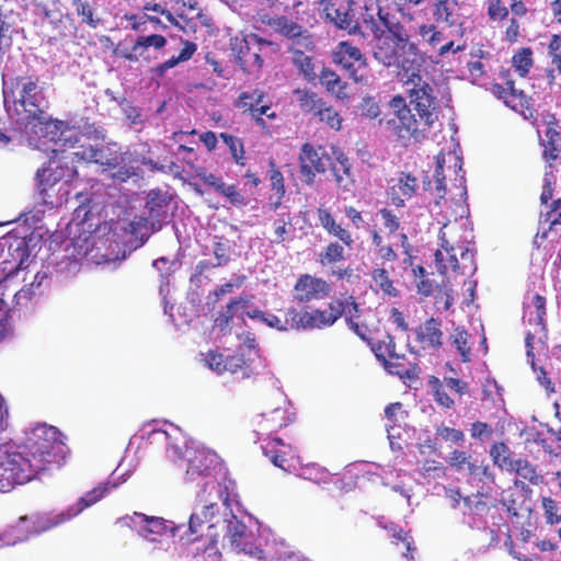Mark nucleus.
<instances>
[{"instance_id":"3c124183","label":"nucleus","mask_w":561,"mask_h":561,"mask_svg":"<svg viewBox=\"0 0 561 561\" xmlns=\"http://www.w3.org/2000/svg\"><path fill=\"white\" fill-rule=\"evenodd\" d=\"M219 137L228 146L234 162L240 167H244L247 158L242 139L228 133H220Z\"/></svg>"},{"instance_id":"774afa93","label":"nucleus","mask_w":561,"mask_h":561,"mask_svg":"<svg viewBox=\"0 0 561 561\" xmlns=\"http://www.w3.org/2000/svg\"><path fill=\"white\" fill-rule=\"evenodd\" d=\"M548 56L551 65L556 67L558 75H561V35L553 34L548 44Z\"/></svg>"},{"instance_id":"8fccbe9b","label":"nucleus","mask_w":561,"mask_h":561,"mask_svg":"<svg viewBox=\"0 0 561 561\" xmlns=\"http://www.w3.org/2000/svg\"><path fill=\"white\" fill-rule=\"evenodd\" d=\"M265 99H267L266 93L260 89L243 91L238 96L236 106L243 110V112H250L252 115L253 111L256 110L259 104L263 103Z\"/></svg>"},{"instance_id":"49530a36","label":"nucleus","mask_w":561,"mask_h":561,"mask_svg":"<svg viewBox=\"0 0 561 561\" xmlns=\"http://www.w3.org/2000/svg\"><path fill=\"white\" fill-rule=\"evenodd\" d=\"M512 65L520 78L528 76L534 67V53L530 47H522L512 56Z\"/></svg>"},{"instance_id":"6ab92c4d","label":"nucleus","mask_w":561,"mask_h":561,"mask_svg":"<svg viewBox=\"0 0 561 561\" xmlns=\"http://www.w3.org/2000/svg\"><path fill=\"white\" fill-rule=\"evenodd\" d=\"M251 536L247 525L234 515L226 519L225 538L229 540L231 548L237 552L253 553L250 543Z\"/></svg>"},{"instance_id":"ea45409f","label":"nucleus","mask_w":561,"mask_h":561,"mask_svg":"<svg viewBox=\"0 0 561 561\" xmlns=\"http://www.w3.org/2000/svg\"><path fill=\"white\" fill-rule=\"evenodd\" d=\"M307 308L297 309L289 307L285 310L283 318L284 331H307Z\"/></svg>"},{"instance_id":"a211bd4d","label":"nucleus","mask_w":561,"mask_h":561,"mask_svg":"<svg viewBox=\"0 0 561 561\" xmlns=\"http://www.w3.org/2000/svg\"><path fill=\"white\" fill-rule=\"evenodd\" d=\"M320 4L322 5L325 18L337 28L347 31L348 34L358 33L364 36L360 26L354 22L350 10L341 9L331 0H321Z\"/></svg>"},{"instance_id":"cd10ccee","label":"nucleus","mask_w":561,"mask_h":561,"mask_svg":"<svg viewBox=\"0 0 561 561\" xmlns=\"http://www.w3.org/2000/svg\"><path fill=\"white\" fill-rule=\"evenodd\" d=\"M385 369L392 375L399 376L403 380H414L419 377L420 368L416 363L410 362L405 354L394 353L382 365Z\"/></svg>"},{"instance_id":"bb28decb","label":"nucleus","mask_w":561,"mask_h":561,"mask_svg":"<svg viewBox=\"0 0 561 561\" xmlns=\"http://www.w3.org/2000/svg\"><path fill=\"white\" fill-rule=\"evenodd\" d=\"M317 217L320 226L328 232L329 236L339 239L344 245L352 248L354 239L352 233L336 222L330 210L325 207L317 209Z\"/></svg>"},{"instance_id":"4468645a","label":"nucleus","mask_w":561,"mask_h":561,"mask_svg":"<svg viewBox=\"0 0 561 561\" xmlns=\"http://www.w3.org/2000/svg\"><path fill=\"white\" fill-rule=\"evenodd\" d=\"M187 461L185 470V480L187 482H197L202 479L213 476V470L217 465V455L207 449H188L185 453Z\"/></svg>"},{"instance_id":"9d476101","label":"nucleus","mask_w":561,"mask_h":561,"mask_svg":"<svg viewBox=\"0 0 561 561\" xmlns=\"http://www.w3.org/2000/svg\"><path fill=\"white\" fill-rule=\"evenodd\" d=\"M332 59L356 83L366 82V77L362 71L367 68V58L352 42H339L332 50Z\"/></svg>"},{"instance_id":"2f4dec72","label":"nucleus","mask_w":561,"mask_h":561,"mask_svg":"<svg viewBox=\"0 0 561 561\" xmlns=\"http://www.w3.org/2000/svg\"><path fill=\"white\" fill-rule=\"evenodd\" d=\"M11 256L12 260H4L1 263L0 283L26 267V262L30 256L26 243L22 241L19 242L11 253Z\"/></svg>"},{"instance_id":"37998d69","label":"nucleus","mask_w":561,"mask_h":561,"mask_svg":"<svg viewBox=\"0 0 561 561\" xmlns=\"http://www.w3.org/2000/svg\"><path fill=\"white\" fill-rule=\"evenodd\" d=\"M250 302V299L245 297H238L226 306L225 311L220 312L215 320L216 325L220 331H225L230 327V323L236 316L239 308H245Z\"/></svg>"},{"instance_id":"c03bdc74","label":"nucleus","mask_w":561,"mask_h":561,"mask_svg":"<svg viewBox=\"0 0 561 561\" xmlns=\"http://www.w3.org/2000/svg\"><path fill=\"white\" fill-rule=\"evenodd\" d=\"M490 457L494 463V466L499 467L502 470L510 471L514 465V459H512V451L510 447L503 442H496L490 447Z\"/></svg>"},{"instance_id":"6e6d98bb","label":"nucleus","mask_w":561,"mask_h":561,"mask_svg":"<svg viewBox=\"0 0 561 561\" xmlns=\"http://www.w3.org/2000/svg\"><path fill=\"white\" fill-rule=\"evenodd\" d=\"M427 383L433 392L434 400L438 405L445 409H451L455 405L454 400L445 390L444 382L438 377L430 376Z\"/></svg>"},{"instance_id":"dca6fc26","label":"nucleus","mask_w":561,"mask_h":561,"mask_svg":"<svg viewBox=\"0 0 561 561\" xmlns=\"http://www.w3.org/2000/svg\"><path fill=\"white\" fill-rule=\"evenodd\" d=\"M442 321L430 318L415 330V341L424 351H438L443 345Z\"/></svg>"},{"instance_id":"09e8293b","label":"nucleus","mask_w":561,"mask_h":561,"mask_svg":"<svg viewBox=\"0 0 561 561\" xmlns=\"http://www.w3.org/2000/svg\"><path fill=\"white\" fill-rule=\"evenodd\" d=\"M385 529L388 531L393 543L397 545L399 542H402L405 546V552L403 553L404 557L409 560H413V552L415 551V548L413 547V539L410 536V534L404 531L394 523H389L385 525Z\"/></svg>"},{"instance_id":"680f3d73","label":"nucleus","mask_w":561,"mask_h":561,"mask_svg":"<svg viewBox=\"0 0 561 561\" xmlns=\"http://www.w3.org/2000/svg\"><path fill=\"white\" fill-rule=\"evenodd\" d=\"M541 507L543 511V517L548 525H557L561 523V507L556 500L550 496H542Z\"/></svg>"},{"instance_id":"5fc2aeb1","label":"nucleus","mask_w":561,"mask_h":561,"mask_svg":"<svg viewBox=\"0 0 561 561\" xmlns=\"http://www.w3.org/2000/svg\"><path fill=\"white\" fill-rule=\"evenodd\" d=\"M417 294L423 297H430L434 293L435 283L428 277V273L422 265L412 270Z\"/></svg>"},{"instance_id":"79ce46f5","label":"nucleus","mask_w":561,"mask_h":561,"mask_svg":"<svg viewBox=\"0 0 561 561\" xmlns=\"http://www.w3.org/2000/svg\"><path fill=\"white\" fill-rule=\"evenodd\" d=\"M417 33L423 44L428 46L432 50H437L442 42L446 39L443 31L436 24L423 23L419 26Z\"/></svg>"},{"instance_id":"f257e3e1","label":"nucleus","mask_w":561,"mask_h":561,"mask_svg":"<svg viewBox=\"0 0 561 561\" xmlns=\"http://www.w3.org/2000/svg\"><path fill=\"white\" fill-rule=\"evenodd\" d=\"M65 439L57 427L37 424L28 434L24 449L7 455L2 463L4 479L24 484L61 468L69 454Z\"/></svg>"},{"instance_id":"f03ea898","label":"nucleus","mask_w":561,"mask_h":561,"mask_svg":"<svg viewBox=\"0 0 561 561\" xmlns=\"http://www.w3.org/2000/svg\"><path fill=\"white\" fill-rule=\"evenodd\" d=\"M407 88L410 106L402 95H396L390 100V107L394 117L387 122L393 133L402 140H423L438 118L439 102L434 88L427 78L416 71L400 80Z\"/></svg>"},{"instance_id":"ddd939ff","label":"nucleus","mask_w":561,"mask_h":561,"mask_svg":"<svg viewBox=\"0 0 561 561\" xmlns=\"http://www.w3.org/2000/svg\"><path fill=\"white\" fill-rule=\"evenodd\" d=\"M68 157L71 161L76 158L80 161L94 162L108 170L116 169L125 160V153L119 152L117 149L110 146L96 148L91 145H81L77 151H73Z\"/></svg>"},{"instance_id":"473e14b6","label":"nucleus","mask_w":561,"mask_h":561,"mask_svg":"<svg viewBox=\"0 0 561 561\" xmlns=\"http://www.w3.org/2000/svg\"><path fill=\"white\" fill-rule=\"evenodd\" d=\"M419 186L417 179L411 173L401 172L398 178V183L392 186V203L397 207L404 205V199L413 197Z\"/></svg>"},{"instance_id":"052dcab7","label":"nucleus","mask_w":561,"mask_h":561,"mask_svg":"<svg viewBox=\"0 0 561 561\" xmlns=\"http://www.w3.org/2000/svg\"><path fill=\"white\" fill-rule=\"evenodd\" d=\"M231 244L224 236H215L213 253L216 259L214 266L227 265L230 261Z\"/></svg>"},{"instance_id":"f8f14e48","label":"nucleus","mask_w":561,"mask_h":561,"mask_svg":"<svg viewBox=\"0 0 561 561\" xmlns=\"http://www.w3.org/2000/svg\"><path fill=\"white\" fill-rule=\"evenodd\" d=\"M294 300L298 304H308L314 300H323L330 296V284L310 274H301L294 285Z\"/></svg>"},{"instance_id":"a19ab883","label":"nucleus","mask_w":561,"mask_h":561,"mask_svg":"<svg viewBox=\"0 0 561 561\" xmlns=\"http://www.w3.org/2000/svg\"><path fill=\"white\" fill-rule=\"evenodd\" d=\"M268 25L278 34L288 38L289 41L301 34L305 28L302 25L294 22L291 19L280 15L273 18L268 21Z\"/></svg>"},{"instance_id":"e433bc0d","label":"nucleus","mask_w":561,"mask_h":561,"mask_svg":"<svg viewBox=\"0 0 561 561\" xmlns=\"http://www.w3.org/2000/svg\"><path fill=\"white\" fill-rule=\"evenodd\" d=\"M556 123H549L546 130V140L542 142L543 153L542 157L547 165L556 162L561 153V133L556 129Z\"/></svg>"},{"instance_id":"bf43d9fd","label":"nucleus","mask_w":561,"mask_h":561,"mask_svg":"<svg viewBox=\"0 0 561 561\" xmlns=\"http://www.w3.org/2000/svg\"><path fill=\"white\" fill-rule=\"evenodd\" d=\"M314 117H317L320 122L325 123L330 128L334 130H340L342 127V116L332 105L328 104L325 101Z\"/></svg>"},{"instance_id":"58836bf2","label":"nucleus","mask_w":561,"mask_h":561,"mask_svg":"<svg viewBox=\"0 0 561 561\" xmlns=\"http://www.w3.org/2000/svg\"><path fill=\"white\" fill-rule=\"evenodd\" d=\"M299 108L305 114H312L316 116L317 112L323 106L324 100L318 93L308 89H298L295 91Z\"/></svg>"},{"instance_id":"864d4df0","label":"nucleus","mask_w":561,"mask_h":561,"mask_svg":"<svg viewBox=\"0 0 561 561\" xmlns=\"http://www.w3.org/2000/svg\"><path fill=\"white\" fill-rule=\"evenodd\" d=\"M316 48L312 34L304 28L301 34L291 38L288 50L291 55L311 53Z\"/></svg>"},{"instance_id":"f3484780","label":"nucleus","mask_w":561,"mask_h":561,"mask_svg":"<svg viewBox=\"0 0 561 561\" xmlns=\"http://www.w3.org/2000/svg\"><path fill=\"white\" fill-rule=\"evenodd\" d=\"M341 304L332 299L328 304V309H307V331L308 330H322L332 327L341 317L343 308Z\"/></svg>"},{"instance_id":"2eb2a0df","label":"nucleus","mask_w":561,"mask_h":561,"mask_svg":"<svg viewBox=\"0 0 561 561\" xmlns=\"http://www.w3.org/2000/svg\"><path fill=\"white\" fill-rule=\"evenodd\" d=\"M72 518L73 513L69 510V507L58 513H37L30 516H21V520L28 523L32 535H38L41 533L48 531L69 522Z\"/></svg>"},{"instance_id":"39448f33","label":"nucleus","mask_w":561,"mask_h":561,"mask_svg":"<svg viewBox=\"0 0 561 561\" xmlns=\"http://www.w3.org/2000/svg\"><path fill=\"white\" fill-rule=\"evenodd\" d=\"M448 228L439 231L440 248L435 252V265L439 274L445 275L448 268L460 275L471 277L477 272L476 253L466 242H454L448 237Z\"/></svg>"},{"instance_id":"7ed1b4c3","label":"nucleus","mask_w":561,"mask_h":561,"mask_svg":"<svg viewBox=\"0 0 561 561\" xmlns=\"http://www.w3.org/2000/svg\"><path fill=\"white\" fill-rule=\"evenodd\" d=\"M373 56L376 61L386 68H394L397 78L402 80L421 71L422 65L417 61L419 48L412 39L386 38L379 34Z\"/></svg>"},{"instance_id":"c85d7f7f","label":"nucleus","mask_w":561,"mask_h":561,"mask_svg":"<svg viewBox=\"0 0 561 561\" xmlns=\"http://www.w3.org/2000/svg\"><path fill=\"white\" fill-rule=\"evenodd\" d=\"M319 80L325 91L336 100L345 101L350 99L348 83L331 68L323 67L319 73Z\"/></svg>"},{"instance_id":"de8ad7c7","label":"nucleus","mask_w":561,"mask_h":561,"mask_svg":"<svg viewBox=\"0 0 561 561\" xmlns=\"http://www.w3.org/2000/svg\"><path fill=\"white\" fill-rule=\"evenodd\" d=\"M75 33L73 22L68 16H61L53 23L51 34L48 36L49 44L65 42L72 37Z\"/></svg>"},{"instance_id":"0eeeda50","label":"nucleus","mask_w":561,"mask_h":561,"mask_svg":"<svg viewBox=\"0 0 561 561\" xmlns=\"http://www.w3.org/2000/svg\"><path fill=\"white\" fill-rule=\"evenodd\" d=\"M413 15L404 13L390 12L389 10L379 7L377 11V20L370 18L369 21L365 20L374 37H379V34L386 38L393 39H411Z\"/></svg>"},{"instance_id":"338daca9","label":"nucleus","mask_w":561,"mask_h":561,"mask_svg":"<svg viewBox=\"0 0 561 561\" xmlns=\"http://www.w3.org/2000/svg\"><path fill=\"white\" fill-rule=\"evenodd\" d=\"M294 65L297 67L299 72L308 80L316 78L314 65L312 58L307 54L291 55Z\"/></svg>"},{"instance_id":"c756f323","label":"nucleus","mask_w":561,"mask_h":561,"mask_svg":"<svg viewBox=\"0 0 561 561\" xmlns=\"http://www.w3.org/2000/svg\"><path fill=\"white\" fill-rule=\"evenodd\" d=\"M290 419L285 409L276 408L268 413H263L257 423V434L262 436H273L280 428L287 426Z\"/></svg>"},{"instance_id":"4d7b16f0","label":"nucleus","mask_w":561,"mask_h":561,"mask_svg":"<svg viewBox=\"0 0 561 561\" xmlns=\"http://www.w3.org/2000/svg\"><path fill=\"white\" fill-rule=\"evenodd\" d=\"M77 15L81 19V23L95 28L100 19L94 16V9L89 0H71Z\"/></svg>"},{"instance_id":"72a5a7b5","label":"nucleus","mask_w":561,"mask_h":561,"mask_svg":"<svg viewBox=\"0 0 561 561\" xmlns=\"http://www.w3.org/2000/svg\"><path fill=\"white\" fill-rule=\"evenodd\" d=\"M370 288L376 293H381L383 296L396 298L399 296V290L394 286V282L390 277L388 270L383 267H375L370 271Z\"/></svg>"},{"instance_id":"0e129e2a","label":"nucleus","mask_w":561,"mask_h":561,"mask_svg":"<svg viewBox=\"0 0 561 561\" xmlns=\"http://www.w3.org/2000/svg\"><path fill=\"white\" fill-rule=\"evenodd\" d=\"M466 466L469 476L484 479L491 483L495 481V474L488 463H483V461L479 462L478 459L470 457Z\"/></svg>"},{"instance_id":"f704fd0d","label":"nucleus","mask_w":561,"mask_h":561,"mask_svg":"<svg viewBox=\"0 0 561 561\" xmlns=\"http://www.w3.org/2000/svg\"><path fill=\"white\" fill-rule=\"evenodd\" d=\"M30 536H32V530L28 527V523L21 520V517H19L14 524L7 526L0 533V548L22 542L28 539Z\"/></svg>"},{"instance_id":"423d86ee","label":"nucleus","mask_w":561,"mask_h":561,"mask_svg":"<svg viewBox=\"0 0 561 561\" xmlns=\"http://www.w3.org/2000/svg\"><path fill=\"white\" fill-rule=\"evenodd\" d=\"M67 159H69L68 156L54 158L47 167L37 170L36 181L41 204L54 207L61 203V181L65 180V183H67L78 174L75 167L64 161Z\"/></svg>"},{"instance_id":"603ef678","label":"nucleus","mask_w":561,"mask_h":561,"mask_svg":"<svg viewBox=\"0 0 561 561\" xmlns=\"http://www.w3.org/2000/svg\"><path fill=\"white\" fill-rule=\"evenodd\" d=\"M345 260V249L337 242H330L319 254V263L322 266L334 265Z\"/></svg>"},{"instance_id":"c9c22d12","label":"nucleus","mask_w":561,"mask_h":561,"mask_svg":"<svg viewBox=\"0 0 561 561\" xmlns=\"http://www.w3.org/2000/svg\"><path fill=\"white\" fill-rule=\"evenodd\" d=\"M215 516L204 517L202 511L199 513H192L188 518L187 530L185 537L180 536L181 540L185 539L187 542H194L199 540L204 536V530L208 531L214 528L211 520Z\"/></svg>"},{"instance_id":"393cba45","label":"nucleus","mask_w":561,"mask_h":561,"mask_svg":"<svg viewBox=\"0 0 561 561\" xmlns=\"http://www.w3.org/2000/svg\"><path fill=\"white\" fill-rule=\"evenodd\" d=\"M343 308L342 317L345 318L347 327L363 341H368L367 327L359 323L360 311L359 305L353 296L344 298H335Z\"/></svg>"},{"instance_id":"e2e57ef3","label":"nucleus","mask_w":561,"mask_h":561,"mask_svg":"<svg viewBox=\"0 0 561 561\" xmlns=\"http://www.w3.org/2000/svg\"><path fill=\"white\" fill-rule=\"evenodd\" d=\"M302 478L317 484H328L332 480V474L323 467L309 465L302 469Z\"/></svg>"},{"instance_id":"1a4fd4ad","label":"nucleus","mask_w":561,"mask_h":561,"mask_svg":"<svg viewBox=\"0 0 561 561\" xmlns=\"http://www.w3.org/2000/svg\"><path fill=\"white\" fill-rule=\"evenodd\" d=\"M202 482L196 492V502L202 505V515L216 516L219 513L218 502H222L227 507L230 506L231 482L224 480L219 482L214 476L199 480Z\"/></svg>"},{"instance_id":"6e6552de","label":"nucleus","mask_w":561,"mask_h":561,"mask_svg":"<svg viewBox=\"0 0 561 561\" xmlns=\"http://www.w3.org/2000/svg\"><path fill=\"white\" fill-rule=\"evenodd\" d=\"M271 44L270 41L263 39L256 34L242 37L234 36L230 39V47L237 64L248 73L260 70L263 67L264 60L261 56V47Z\"/></svg>"},{"instance_id":"4c0bfd02","label":"nucleus","mask_w":561,"mask_h":561,"mask_svg":"<svg viewBox=\"0 0 561 561\" xmlns=\"http://www.w3.org/2000/svg\"><path fill=\"white\" fill-rule=\"evenodd\" d=\"M376 358L383 365L385 360L396 353V343L392 335L385 332L377 337H368L366 341Z\"/></svg>"},{"instance_id":"a18cd8bd","label":"nucleus","mask_w":561,"mask_h":561,"mask_svg":"<svg viewBox=\"0 0 561 561\" xmlns=\"http://www.w3.org/2000/svg\"><path fill=\"white\" fill-rule=\"evenodd\" d=\"M108 483H103L87 492L75 505L69 506V510L73 513V517L79 515L84 508L95 504L108 492Z\"/></svg>"},{"instance_id":"20e7f679","label":"nucleus","mask_w":561,"mask_h":561,"mask_svg":"<svg viewBox=\"0 0 561 561\" xmlns=\"http://www.w3.org/2000/svg\"><path fill=\"white\" fill-rule=\"evenodd\" d=\"M37 82V79L18 78L16 87L21 90L19 98L13 99L12 104L8 101V93L4 92L7 112L18 124L27 125L33 122L44 123L46 121L47 102L42 91L38 90Z\"/></svg>"},{"instance_id":"412c9836","label":"nucleus","mask_w":561,"mask_h":561,"mask_svg":"<svg viewBox=\"0 0 561 561\" xmlns=\"http://www.w3.org/2000/svg\"><path fill=\"white\" fill-rule=\"evenodd\" d=\"M165 44V37L160 34L139 36L129 50L127 48H122L121 44H118L114 49V55L128 61L136 62L139 60V56H141L144 50H146L148 47L152 46L156 49H160L164 47Z\"/></svg>"},{"instance_id":"7c9ffc66","label":"nucleus","mask_w":561,"mask_h":561,"mask_svg":"<svg viewBox=\"0 0 561 561\" xmlns=\"http://www.w3.org/2000/svg\"><path fill=\"white\" fill-rule=\"evenodd\" d=\"M513 468L508 472L515 473L519 479L514 481L515 486L525 488V481L533 485H540L543 483V476L537 470V467L527 459H516Z\"/></svg>"},{"instance_id":"69168bd1","label":"nucleus","mask_w":561,"mask_h":561,"mask_svg":"<svg viewBox=\"0 0 561 561\" xmlns=\"http://www.w3.org/2000/svg\"><path fill=\"white\" fill-rule=\"evenodd\" d=\"M486 14L490 21L501 23L507 20L510 8L503 0H488Z\"/></svg>"},{"instance_id":"a878e982","label":"nucleus","mask_w":561,"mask_h":561,"mask_svg":"<svg viewBox=\"0 0 561 561\" xmlns=\"http://www.w3.org/2000/svg\"><path fill=\"white\" fill-rule=\"evenodd\" d=\"M328 168H330L336 185L348 191L355 182L350 159L342 151H334V157L331 156Z\"/></svg>"},{"instance_id":"9b49d317","label":"nucleus","mask_w":561,"mask_h":561,"mask_svg":"<svg viewBox=\"0 0 561 561\" xmlns=\"http://www.w3.org/2000/svg\"><path fill=\"white\" fill-rule=\"evenodd\" d=\"M299 171L305 184L311 186L314 183L316 175L323 174L331 162V154L323 146L314 147L306 142L301 146L298 157Z\"/></svg>"},{"instance_id":"5701e85b","label":"nucleus","mask_w":561,"mask_h":561,"mask_svg":"<svg viewBox=\"0 0 561 561\" xmlns=\"http://www.w3.org/2000/svg\"><path fill=\"white\" fill-rule=\"evenodd\" d=\"M500 502L505 508L507 517L517 524L522 519L528 518L531 513V508L526 504L524 496L512 489H507L502 493Z\"/></svg>"},{"instance_id":"4be33fe9","label":"nucleus","mask_w":561,"mask_h":561,"mask_svg":"<svg viewBox=\"0 0 561 561\" xmlns=\"http://www.w3.org/2000/svg\"><path fill=\"white\" fill-rule=\"evenodd\" d=\"M430 2L435 22L444 23L449 27L462 25L458 0H430Z\"/></svg>"},{"instance_id":"b1692460","label":"nucleus","mask_w":561,"mask_h":561,"mask_svg":"<svg viewBox=\"0 0 561 561\" xmlns=\"http://www.w3.org/2000/svg\"><path fill=\"white\" fill-rule=\"evenodd\" d=\"M259 440L262 442L263 454L271 460V462L283 469L287 470V455L290 450V445L285 444L284 440L276 436H259Z\"/></svg>"},{"instance_id":"aec40b11","label":"nucleus","mask_w":561,"mask_h":561,"mask_svg":"<svg viewBox=\"0 0 561 561\" xmlns=\"http://www.w3.org/2000/svg\"><path fill=\"white\" fill-rule=\"evenodd\" d=\"M135 523L139 525L138 533L144 538L150 541H158L157 537L150 536H163L168 531H171L173 536L181 529V527H172L170 523L160 517H149L141 513H135Z\"/></svg>"},{"instance_id":"13d9d810","label":"nucleus","mask_w":561,"mask_h":561,"mask_svg":"<svg viewBox=\"0 0 561 561\" xmlns=\"http://www.w3.org/2000/svg\"><path fill=\"white\" fill-rule=\"evenodd\" d=\"M468 339L469 334L467 330L460 327H457L450 335L451 343L459 352L463 363L469 362L471 355V347L469 346Z\"/></svg>"}]
</instances>
